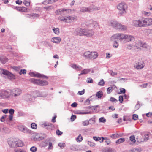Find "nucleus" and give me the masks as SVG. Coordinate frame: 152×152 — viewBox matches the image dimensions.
<instances>
[{
  "instance_id": "f257e3e1",
  "label": "nucleus",
  "mask_w": 152,
  "mask_h": 152,
  "mask_svg": "<svg viewBox=\"0 0 152 152\" xmlns=\"http://www.w3.org/2000/svg\"><path fill=\"white\" fill-rule=\"evenodd\" d=\"M94 32L92 29L88 28H77L74 32V34L77 35H84L88 37L92 36L94 34Z\"/></svg>"
},
{
  "instance_id": "f03ea898",
  "label": "nucleus",
  "mask_w": 152,
  "mask_h": 152,
  "mask_svg": "<svg viewBox=\"0 0 152 152\" xmlns=\"http://www.w3.org/2000/svg\"><path fill=\"white\" fill-rule=\"evenodd\" d=\"M83 56L86 59H94L98 56V53L95 51H87L84 53Z\"/></svg>"
},
{
  "instance_id": "7ed1b4c3",
  "label": "nucleus",
  "mask_w": 152,
  "mask_h": 152,
  "mask_svg": "<svg viewBox=\"0 0 152 152\" xmlns=\"http://www.w3.org/2000/svg\"><path fill=\"white\" fill-rule=\"evenodd\" d=\"M8 143L11 148H16L23 146V143L20 140L12 139L8 141Z\"/></svg>"
},
{
  "instance_id": "20e7f679",
  "label": "nucleus",
  "mask_w": 152,
  "mask_h": 152,
  "mask_svg": "<svg viewBox=\"0 0 152 152\" xmlns=\"http://www.w3.org/2000/svg\"><path fill=\"white\" fill-rule=\"evenodd\" d=\"M29 80L34 84L39 85L42 86H45L48 84V82L47 81L43 80L40 79L31 78Z\"/></svg>"
},
{
  "instance_id": "39448f33",
  "label": "nucleus",
  "mask_w": 152,
  "mask_h": 152,
  "mask_svg": "<svg viewBox=\"0 0 152 152\" xmlns=\"http://www.w3.org/2000/svg\"><path fill=\"white\" fill-rule=\"evenodd\" d=\"M0 74H3L7 76L9 79L12 80L15 79V75L8 71L0 68Z\"/></svg>"
},
{
  "instance_id": "423d86ee",
  "label": "nucleus",
  "mask_w": 152,
  "mask_h": 152,
  "mask_svg": "<svg viewBox=\"0 0 152 152\" xmlns=\"http://www.w3.org/2000/svg\"><path fill=\"white\" fill-rule=\"evenodd\" d=\"M118 9L119 10V13L122 15L126 12V10L127 8L126 5L124 3H121L119 4L117 6Z\"/></svg>"
},
{
  "instance_id": "0eeeda50",
  "label": "nucleus",
  "mask_w": 152,
  "mask_h": 152,
  "mask_svg": "<svg viewBox=\"0 0 152 152\" xmlns=\"http://www.w3.org/2000/svg\"><path fill=\"white\" fill-rule=\"evenodd\" d=\"M74 19V17L70 16L65 17L60 16L58 18L59 20L68 23L72 22Z\"/></svg>"
},
{
  "instance_id": "6e6552de",
  "label": "nucleus",
  "mask_w": 152,
  "mask_h": 152,
  "mask_svg": "<svg viewBox=\"0 0 152 152\" xmlns=\"http://www.w3.org/2000/svg\"><path fill=\"white\" fill-rule=\"evenodd\" d=\"M11 90V96L15 98L19 96L22 93L21 90L19 88H15Z\"/></svg>"
},
{
  "instance_id": "1a4fd4ad",
  "label": "nucleus",
  "mask_w": 152,
  "mask_h": 152,
  "mask_svg": "<svg viewBox=\"0 0 152 152\" xmlns=\"http://www.w3.org/2000/svg\"><path fill=\"white\" fill-rule=\"evenodd\" d=\"M11 90L7 89L2 91L0 92V97L3 98H7L11 96Z\"/></svg>"
},
{
  "instance_id": "9d476101",
  "label": "nucleus",
  "mask_w": 152,
  "mask_h": 152,
  "mask_svg": "<svg viewBox=\"0 0 152 152\" xmlns=\"http://www.w3.org/2000/svg\"><path fill=\"white\" fill-rule=\"evenodd\" d=\"M29 74L30 76L33 77H37L42 78H45L46 79H48V77L47 76L39 73L35 74L33 72H30L29 73Z\"/></svg>"
},
{
  "instance_id": "9b49d317",
  "label": "nucleus",
  "mask_w": 152,
  "mask_h": 152,
  "mask_svg": "<svg viewBox=\"0 0 152 152\" xmlns=\"http://www.w3.org/2000/svg\"><path fill=\"white\" fill-rule=\"evenodd\" d=\"M86 24L88 28H95L98 25V23L96 21L92 20H90Z\"/></svg>"
},
{
  "instance_id": "f8f14e48",
  "label": "nucleus",
  "mask_w": 152,
  "mask_h": 152,
  "mask_svg": "<svg viewBox=\"0 0 152 152\" xmlns=\"http://www.w3.org/2000/svg\"><path fill=\"white\" fill-rule=\"evenodd\" d=\"M126 36L125 40H124L123 41L124 43H125L127 42L134 41V40L135 39L134 37L132 35H127Z\"/></svg>"
},
{
  "instance_id": "ddd939ff",
  "label": "nucleus",
  "mask_w": 152,
  "mask_h": 152,
  "mask_svg": "<svg viewBox=\"0 0 152 152\" xmlns=\"http://www.w3.org/2000/svg\"><path fill=\"white\" fill-rule=\"evenodd\" d=\"M66 9H59L56 11V14L57 15H64L66 13Z\"/></svg>"
},
{
  "instance_id": "4468645a",
  "label": "nucleus",
  "mask_w": 152,
  "mask_h": 152,
  "mask_svg": "<svg viewBox=\"0 0 152 152\" xmlns=\"http://www.w3.org/2000/svg\"><path fill=\"white\" fill-rule=\"evenodd\" d=\"M141 23L140 20H135L133 21V25L135 27H141L142 24Z\"/></svg>"
},
{
  "instance_id": "2eb2a0df",
  "label": "nucleus",
  "mask_w": 152,
  "mask_h": 152,
  "mask_svg": "<svg viewBox=\"0 0 152 152\" xmlns=\"http://www.w3.org/2000/svg\"><path fill=\"white\" fill-rule=\"evenodd\" d=\"M88 12H92L94 10H100V8L97 7H95L94 5H92L88 7Z\"/></svg>"
},
{
  "instance_id": "dca6fc26",
  "label": "nucleus",
  "mask_w": 152,
  "mask_h": 152,
  "mask_svg": "<svg viewBox=\"0 0 152 152\" xmlns=\"http://www.w3.org/2000/svg\"><path fill=\"white\" fill-rule=\"evenodd\" d=\"M111 25L115 29H118L120 26V24L116 21H113L111 22Z\"/></svg>"
},
{
  "instance_id": "f3484780",
  "label": "nucleus",
  "mask_w": 152,
  "mask_h": 152,
  "mask_svg": "<svg viewBox=\"0 0 152 152\" xmlns=\"http://www.w3.org/2000/svg\"><path fill=\"white\" fill-rule=\"evenodd\" d=\"M147 20V18H143L140 20L141 24H142L141 27H145L148 26Z\"/></svg>"
},
{
  "instance_id": "a211bd4d",
  "label": "nucleus",
  "mask_w": 152,
  "mask_h": 152,
  "mask_svg": "<svg viewBox=\"0 0 152 152\" xmlns=\"http://www.w3.org/2000/svg\"><path fill=\"white\" fill-rule=\"evenodd\" d=\"M33 98V96L29 94H26L23 96V98L27 101H31Z\"/></svg>"
},
{
  "instance_id": "6ab92c4d",
  "label": "nucleus",
  "mask_w": 152,
  "mask_h": 152,
  "mask_svg": "<svg viewBox=\"0 0 152 152\" xmlns=\"http://www.w3.org/2000/svg\"><path fill=\"white\" fill-rule=\"evenodd\" d=\"M50 139L49 140H45V145H49L48 149H51L53 148V146H52V143L50 141Z\"/></svg>"
},
{
  "instance_id": "aec40b11",
  "label": "nucleus",
  "mask_w": 152,
  "mask_h": 152,
  "mask_svg": "<svg viewBox=\"0 0 152 152\" xmlns=\"http://www.w3.org/2000/svg\"><path fill=\"white\" fill-rule=\"evenodd\" d=\"M22 132L25 133L29 134H31L32 132L28 128L25 127V126H24Z\"/></svg>"
},
{
  "instance_id": "412c9836",
  "label": "nucleus",
  "mask_w": 152,
  "mask_h": 152,
  "mask_svg": "<svg viewBox=\"0 0 152 152\" xmlns=\"http://www.w3.org/2000/svg\"><path fill=\"white\" fill-rule=\"evenodd\" d=\"M61 40V39L60 37H54L52 39L51 41L53 43H58Z\"/></svg>"
},
{
  "instance_id": "4be33fe9",
  "label": "nucleus",
  "mask_w": 152,
  "mask_h": 152,
  "mask_svg": "<svg viewBox=\"0 0 152 152\" xmlns=\"http://www.w3.org/2000/svg\"><path fill=\"white\" fill-rule=\"evenodd\" d=\"M70 66L73 69H76L77 70H80L82 69V68L80 66H77L76 64H72Z\"/></svg>"
},
{
  "instance_id": "5701e85b",
  "label": "nucleus",
  "mask_w": 152,
  "mask_h": 152,
  "mask_svg": "<svg viewBox=\"0 0 152 152\" xmlns=\"http://www.w3.org/2000/svg\"><path fill=\"white\" fill-rule=\"evenodd\" d=\"M126 34H124L119 33V39L121 41L123 39H126Z\"/></svg>"
},
{
  "instance_id": "b1692460",
  "label": "nucleus",
  "mask_w": 152,
  "mask_h": 152,
  "mask_svg": "<svg viewBox=\"0 0 152 152\" xmlns=\"http://www.w3.org/2000/svg\"><path fill=\"white\" fill-rule=\"evenodd\" d=\"M91 69H84L83 70L81 73L79 75L80 76L81 75L85 74L88 73L91 71Z\"/></svg>"
},
{
  "instance_id": "393cba45",
  "label": "nucleus",
  "mask_w": 152,
  "mask_h": 152,
  "mask_svg": "<svg viewBox=\"0 0 152 152\" xmlns=\"http://www.w3.org/2000/svg\"><path fill=\"white\" fill-rule=\"evenodd\" d=\"M135 48L137 49L139 48V47L136 45H134L133 44L128 45L127 46V48L129 50L131 49L132 48Z\"/></svg>"
},
{
  "instance_id": "a878e982",
  "label": "nucleus",
  "mask_w": 152,
  "mask_h": 152,
  "mask_svg": "<svg viewBox=\"0 0 152 152\" xmlns=\"http://www.w3.org/2000/svg\"><path fill=\"white\" fill-rule=\"evenodd\" d=\"M119 33H117L112 36L111 37V40L112 41H114V39H119Z\"/></svg>"
},
{
  "instance_id": "bb28decb",
  "label": "nucleus",
  "mask_w": 152,
  "mask_h": 152,
  "mask_svg": "<svg viewBox=\"0 0 152 152\" xmlns=\"http://www.w3.org/2000/svg\"><path fill=\"white\" fill-rule=\"evenodd\" d=\"M43 125H44V126L45 127L46 126H48V127L47 128L48 129H50L51 128H53L54 127V126L53 124L51 123H48V124H44Z\"/></svg>"
},
{
  "instance_id": "cd10ccee",
  "label": "nucleus",
  "mask_w": 152,
  "mask_h": 152,
  "mask_svg": "<svg viewBox=\"0 0 152 152\" xmlns=\"http://www.w3.org/2000/svg\"><path fill=\"white\" fill-rule=\"evenodd\" d=\"M8 61V59L3 56L0 57V61L3 64H4Z\"/></svg>"
},
{
  "instance_id": "c85d7f7f",
  "label": "nucleus",
  "mask_w": 152,
  "mask_h": 152,
  "mask_svg": "<svg viewBox=\"0 0 152 152\" xmlns=\"http://www.w3.org/2000/svg\"><path fill=\"white\" fill-rule=\"evenodd\" d=\"M125 141V139L124 138H121L118 139L116 141V143L117 144H118L123 142Z\"/></svg>"
},
{
  "instance_id": "c756f323",
  "label": "nucleus",
  "mask_w": 152,
  "mask_h": 152,
  "mask_svg": "<svg viewBox=\"0 0 152 152\" xmlns=\"http://www.w3.org/2000/svg\"><path fill=\"white\" fill-rule=\"evenodd\" d=\"M118 29L121 30L122 31H124L126 30L127 27L125 26L122 25L120 24V26Z\"/></svg>"
},
{
  "instance_id": "7c9ffc66",
  "label": "nucleus",
  "mask_w": 152,
  "mask_h": 152,
  "mask_svg": "<svg viewBox=\"0 0 152 152\" xmlns=\"http://www.w3.org/2000/svg\"><path fill=\"white\" fill-rule=\"evenodd\" d=\"M142 136V133H141L138 136L136 137V139L138 142H141L142 141L143 139H142V138L141 137Z\"/></svg>"
},
{
  "instance_id": "2f4dec72",
  "label": "nucleus",
  "mask_w": 152,
  "mask_h": 152,
  "mask_svg": "<svg viewBox=\"0 0 152 152\" xmlns=\"http://www.w3.org/2000/svg\"><path fill=\"white\" fill-rule=\"evenodd\" d=\"M103 95V93L102 91H99L96 94V96L99 98H100Z\"/></svg>"
},
{
  "instance_id": "473e14b6",
  "label": "nucleus",
  "mask_w": 152,
  "mask_h": 152,
  "mask_svg": "<svg viewBox=\"0 0 152 152\" xmlns=\"http://www.w3.org/2000/svg\"><path fill=\"white\" fill-rule=\"evenodd\" d=\"M112 149L108 148H104L102 150V152H112Z\"/></svg>"
},
{
  "instance_id": "72a5a7b5",
  "label": "nucleus",
  "mask_w": 152,
  "mask_h": 152,
  "mask_svg": "<svg viewBox=\"0 0 152 152\" xmlns=\"http://www.w3.org/2000/svg\"><path fill=\"white\" fill-rule=\"evenodd\" d=\"M143 66L141 63H139L138 65L136 66V68L137 69H141L143 67Z\"/></svg>"
},
{
  "instance_id": "f704fd0d",
  "label": "nucleus",
  "mask_w": 152,
  "mask_h": 152,
  "mask_svg": "<svg viewBox=\"0 0 152 152\" xmlns=\"http://www.w3.org/2000/svg\"><path fill=\"white\" fill-rule=\"evenodd\" d=\"M141 149L140 148H134L132 150H130V152H141Z\"/></svg>"
},
{
  "instance_id": "c9c22d12",
  "label": "nucleus",
  "mask_w": 152,
  "mask_h": 152,
  "mask_svg": "<svg viewBox=\"0 0 152 152\" xmlns=\"http://www.w3.org/2000/svg\"><path fill=\"white\" fill-rule=\"evenodd\" d=\"M53 31L54 33L58 35L59 34V29L58 28H53Z\"/></svg>"
},
{
  "instance_id": "e433bc0d",
  "label": "nucleus",
  "mask_w": 152,
  "mask_h": 152,
  "mask_svg": "<svg viewBox=\"0 0 152 152\" xmlns=\"http://www.w3.org/2000/svg\"><path fill=\"white\" fill-rule=\"evenodd\" d=\"M130 140L133 143H134L136 142L135 137L134 135L130 136L129 137Z\"/></svg>"
},
{
  "instance_id": "4c0bfd02",
  "label": "nucleus",
  "mask_w": 152,
  "mask_h": 152,
  "mask_svg": "<svg viewBox=\"0 0 152 152\" xmlns=\"http://www.w3.org/2000/svg\"><path fill=\"white\" fill-rule=\"evenodd\" d=\"M89 121V124H94L95 123V118H91L90 119Z\"/></svg>"
},
{
  "instance_id": "58836bf2",
  "label": "nucleus",
  "mask_w": 152,
  "mask_h": 152,
  "mask_svg": "<svg viewBox=\"0 0 152 152\" xmlns=\"http://www.w3.org/2000/svg\"><path fill=\"white\" fill-rule=\"evenodd\" d=\"M83 140V138L80 134L76 138V140L77 142H80Z\"/></svg>"
},
{
  "instance_id": "ea45409f",
  "label": "nucleus",
  "mask_w": 152,
  "mask_h": 152,
  "mask_svg": "<svg viewBox=\"0 0 152 152\" xmlns=\"http://www.w3.org/2000/svg\"><path fill=\"white\" fill-rule=\"evenodd\" d=\"M80 11L83 12H88V8L86 7H82L81 8Z\"/></svg>"
},
{
  "instance_id": "a19ab883",
  "label": "nucleus",
  "mask_w": 152,
  "mask_h": 152,
  "mask_svg": "<svg viewBox=\"0 0 152 152\" xmlns=\"http://www.w3.org/2000/svg\"><path fill=\"white\" fill-rule=\"evenodd\" d=\"M82 124L83 126H88L89 124V121L86 120L82 121Z\"/></svg>"
},
{
  "instance_id": "79ce46f5",
  "label": "nucleus",
  "mask_w": 152,
  "mask_h": 152,
  "mask_svg": "<svg viewBox=\"0 0 152 152\" xmlns=\"http://www.w3.org/2000/svg\"><path fill=\"white\" fill-rule=\"evenodd\" d=\"M23 4L27 7L30 5V4L29 1L28 0H24L23 2Z\"/></svg>"
},
{
  "instance_id": "37998d69",
  "label": "nucleus",
  "mask_w": 152,
  "mask_h": 152,
  "mask_svg": "<svg viewBox=\"0 0 152 152\" xmlns=\"http://www.w3.org/2000/svg\"><path fill=\"white\" fill-rule=\"evenodd\" d=\"M104 82L103 79L100 80L99 82L98 83V85L100 86H102L104 85Z\"/></svg>"
},
{
  "instance_id": "c03bdc74",
  "label": "nucleus",
  "mask_w": 152,
  "mask_h": 152,
  "mask_svg": "<svg viewBox=\"0 0 152 152\" xmlns=\"http://www.w3.org/2000/svg\"><path fill=\"white\" fill-rule=\"evenodd\" d=\"M147 18V22L148 26L152 25V18Z\"/></svg>"
},
{
  "instance_id": "a18cd8bd",
  "label": "nucleus",
  "mask_w": 152,
  "mask_h": 152,
  "mask_svg": "<svg viewBox=\"0 0 152 152\" xmlns=\"http://www.w3.org/2000/svg\"><path fill=\"white\" fill-rule=\"evenodd\" d=\"M99 122L104 123L106 121V119L104 117L100 118L99 119Z\"/></svg>"
},
{
  "instance_id": "49530a36",
  "label": "nucleus",
  "mask_w": 152,
  "mask_h": 152,
  "mask_svg": "<svg viewBox=\"0 0 152 152\" xmlns=\"http://www.w3.org/2000/svg\"><path fill=\"white\" fill-rule=\"evenodd\" d=\"M88 144L91 147H94L95 146V144L92 142L88 141Z\"/></svg>"
},
{
  "instance_id": "de8ad7c7",
  "label": "nucleus",
  "mask_w": 152,
  "mask_h": 152,
  "mask_svg": "<svg viewBox=\"0 0 152 152\" xmlns=\"http://www.w3.org/2000/svg\"><path fill=\"white\" fill-rule=\"evenodd\" d=\"M37 148L35 146H32L30 149V150L32 152H35L37 151Z\"/></svg>"
},
{
  "instance_id": "09e8293b",
  "label": "nucleus",
  "mask_w": 152,
  "mask_h": 152,
  "mask_svg": "<svg viewBox=\"0 0 152 152\" xmlns=\"http://www.w3.org/2000/svg\"><path fill=\"white\" fill-rule=\"evenodd\" d=\"M26 69H21L19 72V74L20 75H21L22 74H25L26 73Z\"/></svg>"
},
{
  "instance_id": "8fccbe9b",
  "label": "nucleus",
  "mask_w": 152,
  "mask_h": 152,
  "mask_svg": "<svg viewBox=\"0 0 152 152\" xmlns=\"http://www.w3.org/2000/svg\"><path fill=\"white\" fill-rule=\"evenodd\" d=\"M31 126L32 128L34 129H36L37 128V125L34 123H33L31 124Z\"/></svg>"
},
{
  "instance_id": "3c124183",
  "label": "nucleus",
  "mask_w": 152,
  "mask_h": 152,
  "mask_svg": "<svg viewBox=\"0 0 152 152\" xmlns=\"http://www.w3.org/2000/svg\"><path fill=\"white\" fill-rule=\"evenodd\" d=\"M93 139L95 141H99L101 140V137H99L94 136L93 137Z\"/></svg>"
},
{
  "instance_id": "603ef678",
  "label": "nucleus",
  "mask_w": 152,
  "mask_h": 152,
  "mask_svg": "<svg viewBox=\"0 0 152 152\" xmlns=\"http://www.w3.org/2000/svg\"><path fill=\"white\" fill-rule=\"evenodd\" d=\"M58 146L60 147L61 148L63 149L65 146V144L64 143H59L58 144Z\"/></svg>"
},
{
  "instance_id": "864d4df0",
  "label": "nucleus",
  "mask_w": 152,
  "mask_h": 152,
  "mask_svg": "<svg viewBox=\"0 0 152 152\" xmlns=\"http://www.w3.org/2000/svg\"><path fill=\"white\" fill-rule=\"evenodd\" d=\"M3 130L6 133H8L10 132V129L6 127L3 128Z\"/></svg>"
},
{
  "instance_id": "5fc2aeb1",
  "label": "nucleus",
  "mask_w": 152,
  "mask_h": 152,
  "mask_svg": "<svg viewBox=\"0 0 152 152\" xmlns=\"http://www.w3.org/2000/svg\"><path fill=\"white\" fill-rule=\"evenodd\" d=\"M87 82L88 83H92L93 82V80L92 79L90 78H88L86 80Z\"/></svg>"
},
{
  "instance_id": "6e6d98bb",
  "label": "nucleus",
  "mask_w": 152,
  "mask_h": 152,
  "mask_svg": "<svg viewBox=\"0 0 152 152\" xmlns=\"http://www.w3.org/2000/svg\"><path fill=\"white\" fill-rule=\"evenodd\" d=\"M110 137L113 138H116L119 137V135L118 134H113L110 136Z\"/></svg>"
},
{
  "instance_id": "4d7b16f0",
  "label": "nucleus",
  "mask_w": 152,
  "mask_h": 152,
  "mask_svg": "<svg viewBox=\"0 0 152 152\" xmlns=\"http://www.w3.org/2000/svg\"><path fill=\"white\" fill-rule=\"evenodd\" d=\"M13 8L18 11H21L22 9L21 7H13Z\"/></svg>"
},
{
  "instance_id": "13d9d810",
  "label": "nucleus",
  "mask_w": 152,
  "mask_h": 152,
  "mask_svg": "<svg viewBox=\"0 0 152 152\" xmlns=\"http://www.w3.org/2000/svg\"><path fill=\"white\" fill-rule=\"evenodd\" d=\"M118 46V44L116 41H114L113 46L115 48H117Z\"/></svg>"
},
{
  "instance_id": "bf43d9fd",
  "label": "nucleus",
  "mask_w": 152,
  "mask_h": 152,
  "mask_svg": "<svg viewBox=\"0 0 152 152\" xmlns=\"http://www.w3.org/2000/svg\"><path fill=\"white\" fill-rule=\"evenodd\" d=\"M44 8L47 10H49L52 9L53 8V7L51 6H49L48 7H45Z\"/></svg>"
},
{
  "instance_id": "052dcab7",
  "label": "nucleus",
  "mask_w": 152,
  "mask_h": 152,
  "mask_svg": "<svg viewBox=\"0 0 152 152\" xmlns=\"http://www.w3.org/2000/svg\"><path fill=\"white\" fill-rule=\"evenodd\" d=\"M138 118V115L136 114H134L132 116V119L133 120H137Z\"/></svg>"
},
{
  "instance_id": "680f3d73",
  "label": "nucleus",
  "mask_w": 152,
  "mask_h": 152,
  "mask_svg": "<svg viewBox=\"0 0 152 152\" xmlns=\"http://www.w3.org/2000/svg\"><path fill=\"white\" fill-rule=\"evenodd\" d=\"M7 115H4L0 119V121L1 122H4V121L5 119V118H6Z\"/></svg>"
},
{
  "instance_id": "e2e57ef3",
  "label": "nucleus",
  "mask_w": 152,
  "mask_h": 152,
  "mask_svg": "<svg viewBox=\"0 0 152 152\" xmlns=\"http://www.w3.org/2000/svg\"><path fill=\"white\" fill-rule=\"evenodd\" d=\"M123 96L120 95L119 97V101H120V103H122L123 101Z\"/></svg>"
},
{
  "instance_id": "0e129e2a",
  "label": "nucleus",
  "mask_w": 152,
  "mask_h": 152,
  "mask_svg": "<svg viewBox=\"0 0 152 152\" xmlns=\"http://www.w3.org/2000/svg\"><path fill=\"white\" fill-rule=\"evenodd\" d=\"M56 133L58 135H61L62 134L63 132L60 131L59 129H57L56 130Z\"/></svg>"
},
{
  "instance_id": "69168bd1",
  "label": "nucleus",
  "mask_w": 152,
  "mask_h": 152,
  "mask_svg": "<svg viewBox=\"0 0 152 152\" xmlns=\"http://www.w3.org/2000/svg\"><path fill=\"white\" fill-rule=\"evenodd\" d=\"M140 106V104L139 103V102L138 101L137 102V104L135 106V108L136 110H138L139 109Z\"/></svg>"
},
{
  "instance_id": "338daca9",
  "label": "nucleus",
  "mask_w": 152,
  "mask_h": 152,
  "mask_svg": "<svg viewBox=\"0 0 152 152\" xmlns=\"http://www.w3.org/2000/svg\"><path fill=\"white\" fill-rule=\"evenodd\" d=\"M112 88L111 87H108L107 89V93L108 94H110L112 91Z\"/></svg>"
},
{
  "instance_id": "774afa93",
  "label": "nucleus",
  "mask_w": 152,
  "mask_h": 152,
  "mask_svg": "<svg viewBox=\"0 0 152 152\" xmlns=\"http://www.w3.org/2000/svg\"><path fill=\"white\" fill-rule=\"evenodd\" d=\"M120 91L121 93L124 94L126 92V90L124 88H121L120 89Z\"/></svg>"
}]
</instances>
